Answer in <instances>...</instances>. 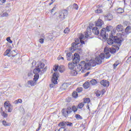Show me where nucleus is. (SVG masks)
<instances>
[{
  "label": "nucleus",
  "instance_id": "obj_46",
  "mask_svg": "<svg viewBox=\"0 0 131 131\" xmlns=\"http://www.w3.org/2000/svg\"><path fill=\"white\" fill-rule=\"evenodd\" d=\"M6 39L9 43H13V41L11 40V38L10 37H7Z\"/></svg>",
  "mask_w": 131,
  "mask_h": 131
},
{
  "label": "nucleus",
  "instance_id": "obj_39",
  "mask_svg": "<svg viewBox=\"0 0 131 131\" xmlns=\"http://www.w3.org/2000/svg\"><path fill=\"white\" fill-rule=\"evenodd\" d=\"M70 32V29H69V28H66L63 31L64 33H66V34H68Z\"/></svg>",
  "mask_w": 131,
  "mask_h": 131
},
{
  "label": "nucleus",
  "instance_id": "obj_45",
  "mask_svg": "<svg viewBox=\"0 0 131 131\" xmlns=\"http://www.w3.org/2000/svg\"><path fill=\"white\" fill-rule=\"evenodd\" d=\"M8 16H9V13L7 12H4L2 15V17H8Z\"/></svg>",
  "mask_w": 131,
  "mask_h": 131
},
{
  "label": "nucleus",
  "instance_id": "obj_60",
  "mask_svg": "<svg viewBox=\"0 0 131 131\" xmlns=\"http://www.w3.org/2000/svg\"><path fill=\"white\" fill-rule=\"evenodd\" d=\"M86 107L87 108L90 109V105L88 104Z\"/></svg>",
  "mask_w": 131,
  "mask_h": 131
},
{
  "label": "nucleus",
  "instance_id": "obj_7",
  "mask_svg": "<svg viewBox=\"0 0 131 131\" xmlns=\"http://www.w3.org/2000/svg\"><path fill=\"white\" fill-rule=\"evenodd\" d=\"M65 16H67V10H62L59 12L58 17L60 20H64L65 19Z\"/></svg>",
  "mask_w": 131,
  "mask_h": 131
},
{
  "label": "nucleus",
  "instance_id": "obj_9",
  "mask_svg": "<svg viewBox=\"0 0 131 131\" xmlns=\"http://www.w3.org/2000/svg\"><path fill=\"white\" fill-rule=\"evenodd\" d=\"M71 126L72 125V123H70L69 122H60L58 124V126H62V127H65V126Z\"/></svg>",
  "mask_w": 131,
  "mask_h": 131
},
{
  "label": "nucleus",
  "instance_id": "obj_31",
  "mask_svg": "<svg viewBox=\"0 0 131 131\" xmlns=\"http://www.w3.org/2000/svg\"><path fill=\"white\" fill-rule=\"evenodd\" d=\"M97 82L96 79H92L90 81V84H92V85H95V84H97Z\"/></svg>",
  "mask_w": 131,
  "mask_h": 131
},
{
  "label": "nucleus",
  "instance_id": "obj_13",
  "mask_svg": "<svg viewBox=\"0 0 131 131\" xmlns=\"http://www.w3.org/2000/svg\"><path fill=\"white\" fill-rule=\"evenodd\" d=\"M68 68L71 70L75 69V68H76V67H75V63L74 62H70L68 63Z\"/></svg>",
  "mask_w": 131,
  "mask_h": 131
},
{
  "label": "nucleus",
  "instance_id": "obj_42",
  "mask_svg": "<svg viewBox=\"0 0 131 131\" xmlns=\"http://www.w3.org/2000/svg\"><path fill=\"white\" fill-rule=\"evenodd\" d=\"M72 111H73L74 112H77V107L75 106H73L72 107Z\"/></svg>",
  "mask_w": 131,
  "mask_h": 131
},
{
  "label": "nucleus",
  "instance_id": "obj_24",
  "mask_svg": "<svg viewBox=\"0 0 131 131\" xmlns=\"http://www.w3.org/2000/svg\"><path fill=\"white\" fill-rule=\"evenodd\" d=\"M116 49H119V48L118 47H112V48H110V51L111 53V54H114L115 53H116Z\"/></svg>",
  "mask_w": 131,
  "mask_h": 131
},
{
  "label": "nucleus",
  "instance_id": "obj_20",
  "mask_svg": "<svg viewBox=\"0 0 131 131\" xmlns=\"http://www.w3.org/2000/svg\"><path fill=\"white\" fill-rule=\"evenodd\" d=\"M84 38H85V36H84L83 35L81 34L79 36V39H78V41H80L81 45H84V41L82 40Z\"/></svg>",
  "mask_w": 131,
  "mask_h": 131
},
{
  "label": "nucleus",
  "instance_id": "obj_64",
  "mask_svg": "<svg viewBox=\"0 0 131 131\" xmlns=\"http://www.w3.org/2000/svg\"><path fill=\"white\" fill-rule=\"evenodd\" d=\"M55 131H59V129H56Z\"/></svg>",
  "mask_w": 131,
  "mask_h": 131
},
{
  "label": "nucleus",
  "instance_id": "obj_2",
  "mask_svg": "<svg viewBox=\"0 0 131 131\" xmlns=\"http://www.w3.org/2000/svg\"><path fill=\"white\" fill-rule=\"evenodd\" d=\"M58 69L59 72H64L65 71V67L63 66H60L59 67L58 65H55L53 67V70L55 72L53 74V77L52 78V82L54 84H57L58 83V78L59 77V74L57 72Z\"/></svg>",
  "mask_w": 131,
  "mask_h": 131
},
{
  "label": "nucleus",
  "instance_id": "obj_8",
  "mask_svg": "<svg viewBox=\"0 0 131 131\" xmlns=\"http://www.w3.org/2000/svg\"><path fill=\"white\" fill-rule=\"evenodd\" d=\"M100 36L103 39H106V38H108L109 35L107 33L106 30L103 28L100 32Z\"/></svg>",
  "mask_w": 131,
  "mask_h": 131
},
{
  "label": "nucleus",
  "instance_id": "obj_19",
  "mask_svg": "<svg viewBox=\"0 0 131 131\" xmlns=\"http://www.w3.org/2000/svg\"><path fill=\"white\" fill-rule=\"evenodd\" d=\"M91 35H92V31H91L90 29H88L87 31L85 32V38H88Z\"/></svg>",
  "mask_w": 131,
  "mask_h": 131
},
{
  "label": "nucleus",
  "instance_id": "obj_38",
  "mask_svg": "<svg viewBox=\"0 0 131 131\" xmlns=\"http://www.w3.org/2000/svg\"><path fill=\"white\" fill-rule=\"evenodd\" d=\"M91 100L89 98H86L84 99L83 102V103H87L89 104V103L90 102Z\"/></svg>",
  "mask_w": 131,
  "mask_h": 131
},
{
  "label": "nucleus",
  "instance_id": "obj_47",
  "mask_svg": "<svg viewBox=\"0 0 131 131\" xmlns=\"http://www.w3.org/2000/svg\"><path fill=\"white\" fill-rule=\"evenodd\" d=\"M75 117L77 118L78 119H82V117H81L79 114L76 115Z\"/></svg>",
  "mask_w": 131,
  "mask_h": 131
},
{
  "label": "nucleus",
  "instance_id": "obj_55",
  "mask_svg": "<svg viewBox=\"0 0 131 131\" xmlns=\"http://www.w3.org/2000/svg\"><path fill=\"white\" fill-rule=\"evenodd\" d=\"M55 10H56L55 7H53V8L51 10V13H53V12H54L55 11Z\"/></svg>",
  "mask_w": 131,
  "mask_h": 131
},
{
  "label": "nucleus",
  "instance_id": "obj_23",
  "mask_svg": "<svg viewBox=\"0 0 131 131\" xmlns=\"http://www.w3.org/2000/svg\"><path fill=\"white\" fill-rule=\"evenodd\" d=\"M67 58L68 61H71L72 58H73V55L71 53H67Z\"/></svg>",
  "mask_w": 131,
  "mask_h": 131
},
{
  "label": "nucleus",
  "instance_id": "obj_14",
  "mask_svg": "<svg viewBox=\"0 0 131 131\" xmlns=\"http://www.w3.org/2000/svg\"><path fill=\"white\" fill-rule=\"evenodd\" d=\"M112 38L114 40V42H116V43H121V38H120L116 36H114Z\"/></svg>",
  "mask_w": 131,
  "mask_h": 131
},
{
  "label": "nucleus",
  "instance_id": "obj_33",
  "mask_svg": "<svg viewBox=\"0 0 131 131\" xmlns=\"http://www.w3.org/2000/svg\"><path fill=\"white\" fill-rule=\"evenodd\" d=\"M84 106V103L83 102H82L78 105L77 108H79V109H82V108H83Z\"/></svg>",
  "mask_w": 131,
  "mask_h": 131
},
{
  "label": "nucleus",
  "instance_id": "obj_5",
  "mask_svg": "<svg viewBox=\"0 0 131 131\" xmlns=\"http://www.w3.org/2000/svg\"><path fill=\"white\" fill-rule=\"evenodd\" d=\"M78 45H79V41H78V39H77L76 40H75V43L74 42L72 43V47L70 49V52H72V53L74 51L79 49V48H78Z\"/></svg>",
  "mask_w": 131,
  "mask_h": 131
},
{
  "label": "nucleus",
  "instance_id": "obj_50",
  "mask_svg": "<svg viewBox=\"0 0 131 131\" xmlns=\"http://www.w3.org/2000/svg\"><path fill=\"white\" fill-rule=\"evenodd\" d=\"M73 7L74 9H75V10H78V6L77 5V4H74Z\"/></svg>",
  "mask_w": 131,
  "mask_h": 131
},
{
  "label": "nucleus",
  "instance_id": "obj_54",
  "mask_svg": "<svg viewBox=\"0 0 131 131\" xmlns=\"http://www.w3.org/2000/svg\"><path fill=\"white\" fill-rule=\"evenodd\" d=\"M64 129H65V128H64V127H60V128L58 129V130H59V131H64Z\"/></svg>",
  "mask_w": 131,
  "mask_h": 131
},
{
  "label": "nucleus",
  "instance_id": "obj_58",
  "mask_svg": "<svg viewBox=\"0 0 131 131\" xmlns=\"http://www.w3.org/2000/svg\"><path fill=\"white\" fill-rule=\"evenodd\" d=\"M89 74H90V72H88V73H86L85 74V76H88Z\"/></svg>",
  "mask_w": 131,
  "mask_h": 131
},
{
  "label": "nucleus",
  "instance_id": "obj_17",
  "mask_svg": "<svg viewBox=\"0 0 131 131\" xmlns=\"http://www.w3.org/2000/svg\"><path fill=\"white\" fill-rule=\"evenodd\" d=\"M116 30L118 32H121L123 30V26L122 25H118L116 26Z\"/></svg>",
  "mask_w": 131,
  "mask_h": 131
},
{
  "label": "nucleus",
  "instance_id": "obj_43",
  "mask_svg": "<svg viewBox=\"0 0 131 131\" xmlns=\"http://www.w3.org/2000/svg\"><path fill=\"white\" fill-rule=\"evenodd\" d=\"M61 89L62 90H66V89H67V84L66 83L63 84L61 86Z\"/></svg>",
  "mask_w": 131,
  "mask_h": 131
},
{
  "label": "nucleus",
  "instance_id": "obj_26",
  "mask_svg": "<svg viewBox=\"0 0 131 131\" xmlns=\"http://www.w3.org/2000/svg\"><path fill=\"white\" fill-rule=\"evenodd\" d=\"M125 32L126 34H128L129 33H131V27L127 26L125 30Z\"/></svg>",
  "mask_w": 131,
  "mask_h": 131
},
{
  "label": "nucleus",
  "instance_id": "obj_21",
  "mask_svg": "<svg viewBox=\"0 0 131 131\" xmlns=\"http://www.w3.org/2000/svg\"><path fill=\"white\" fill-rule=\"evenodd\" d=\"M104 93H105V90H102L101 91H97L95 94L97 97H100L101 95H103V94Z\"/></svg>",
  "mask_w": 131,
  "mask_h": 131
},
{
  "label": "nucleus",
  "instance_id": "obj_36",
  "mask_svg": "<svg viewBox=\"0 0 131 131\" xmlns=\"http://www.w3.org/2000/svg\"><path fill=\"white\" fill-rule=\"evenodd\" d=\"M39 77V75H38V74H35L33 79L35 81H36L37 79H38Z\"/></svg>",
  "mask_w": 131,
  "mask_h": 131
},
{
  "label": "nucleus",
  "instance_id": "obj_15",
  "mask_svg": "<svg viewBox=\"0 0 131 131\" xmlns=\"http://www.w3.org/2000/svg\"><path fill=\"white\" fill-rule=\"evenodd\" d=\"M104 19L107 21H111L113 19V15L111 13H108L107 15L104 16Z\"/></svg>",
  "mask_w": 131,
  "mask_h": 131
},
{
  "label": "nucleus",
  "instance_id": "obj_10",
  "mask_svg": "<svg viewBox=\"0 0 131 131\" xmlns=\"http://www.w3.org/2000/svg\"><path fill=\"white\" fill-rule=\"evenodd\" d=\"M74 57L73 58V61L74 63H75L76 64L78 63L79 62L80 58H79V55L77 53H75L74 54Z\"/></svg>",
  "mask_w": 131,
  "mask_h": 131
},
{
  "label": "nucleus",
  "instance_id": "obj_48",
  "mask_svg": "<svg viewBox=\"0 0 131 131\" xmlns=\"http://www.w3.org/2000/svg\"><path fill=\"white\" fill-rule=\"evenodd\" d=\"M45 41V39L44 38H41L39 39V42H40V43H43Z\"/></svg>",
  "mask_w": 131,
  "mask_h": 131
},
{
  "label": "nucleus",
  "instance_id": "obj_51",
  "mask_svg": "<svg viewBox=\"0 0 131 131\" xmlns=\"http://www.w3.org/2000/svg\"><path fill=\"white\" fill-rule=\"evenodd\" d=\"M77 92L78 93H81V92H82V88H77L76 90Z\"/></svg>",
  "mask_w": 131,
  "mask_h": 131
},
{
  "label": "nucleus",
  "instance_id": "obj_22",
  "mask_svg": "<svg viewBox=\"0 0 131 131\" xmlns=\"http://www.w3.org/2000/svg\"><path fill=\"white\" fill-rule=\"evenodd\" d=\"M28 84L29 85H31V86H34V85H36V81L35 80H29L28 81Z\"/></svg>",
  "mask_w": 131,
  "mask_h": 131
},
{
  "label": "nucleus",
  "instance_id": "obj_18",
  "mask_svg": "<svg viewBox=\"0 0 131 131\" xmlns=\"http://www.w3.org/2000/svg\"><path fill=\"white\" fill-rule=\"evenodd\" d=\"M100 83L101 85H103V86H109L110 82L107 80H103L100 82Z\"/></svg>",
  "mask_w": 131,
  "mask_h": 131
},
{
  "label": "nucleus",
  "instance_id": "obj_32",
  "mask_svg": "<svg viewBox=\"0 0 131 131\" xmlns=\"http://www.w3.org/2000/svg\"><path fill=\"white\" fill-rule=\"evenodd\" d=\"M83 88L84 89H89L90 88V83L89 82H86L83 84Z\"/></svg>",
  "mask_w": 131,
  "mask_h": 131
},
{
  "label": "nucleus",
  "instance_id": "obj_6",
  "mask_svg": "<svg viewBox=\"0 0 131 131\" xmlns=\"http://www.w3.org/2000/svg\"><path fill=\"white\" fill-rule=\"evenodd\" d=\"M4 107L8 112H11L13 110V106L11 105L9 101H6L4 103Z\"/></svg>",
  "mask_w": 131,
  "mask_h": 131
},
{
  "label": "nucleus",
  "instance_id": "obj_61",
  "mask_svg": "<svg viewBox=\"0 0 131 131\" xmlns=\"http://www.w3.org/2000/svg\"><path fill=\"white\" fill-rule=\"evenodd\" d=\"M37 129H39H39H40V124L39 125V127L37 128Z\"/></svg>",
  "mask_w": 131,
  "mask_h": 131
},
{
  "label": "nucleus",
  "instance_id": "obj_27",
  "mask_svg": "<svg viewBox=\"0 0 131 131\" xmlns=\"http://www.w3.org/2000/svg\"><path fill=\"white\" fill-rule=\"evenodd\" d=\"M4 56L11 57V49H7L4 53Z\"/></svg>",
  "mask_w": 131,
  "mask_h": 131
},
{
  "label": "nucleus",
  "instance_id": "obj_53",
  "mask_svg": "<svg viewBox=\"0 0 131 131\" xmlns=\"http://www.w3.org/2000/svg\"><path fill=\"white\" fill-rule=\"evenodd\" d=\"M33 75H32V72H30L28 74V76L29 77H32Z\"/></svg>",
  "mask_w": 131,
  "mask_h": 131
},
{
  "label": "nucleus",
  "instance_id": "obj_35",
  "mask_svg": "<svg viewBox=\"0 0 131 131\" xmlns=\"http://www.w3.org/2000/svg\"><path fill=\"white\" fill-rule=\"evenodd\" d=\"M72 96L73 97V98H77V97H78L77 92L74 91L72 93Z\"/></svg>",
  "mask_w": 131,
  "mask_h": 131
},
{
  "label": "nucleus",
  "instance_id": "obj_28",
  "mask_svg": "<svg viewBox=\"0 0 131 131\" xmlns=\"http://www.w3.org/2000/svg\"><path fill=\"white\" fill-rule=\"evenodd\" d=\"M98 9L95 10V13L96 14H101V13H103V10L100 8V6L97 7Z\"/></svg>",
  "mask_w": 131,
  "mask_h": 131
},
{
  "label": "nucleus",
  "instance_id": "obj_49",
  "mask_svg": "<svg viewBox=\"0 0 131 131\" xmlns=\"http://www.w3.org/2000/svg\"><path fill=\"white\" fill-rule=\"evenodd\" d=\"M3 125H5V126H9V123L7 122V121H3Z\"/></svg>",
  "mask_w": 131,
  "mask_h": 131
},
{
  "label": "nucleus",
  "instance_id": "obj_40",
  "mask_svg": "<svg viewBox=\"0 0 131 131\" xmlns=\"http://www.w3.org/2000/svg\"><path fill=\"white\" fill-rule=\"evenodd\" d=\"M1 114L2 116H3V117H8V114L5 113L3 111H1Z\"/></svg>",
  "mask_w": 131,
  "mask_h": 131
},
{
  "label": "nucleus",
  "instance_id": "obj_63",
  "mask_svg": "<svg viewBox=\"0 0 131 131\" xmlns=\"http://www.w3.org/2000/svg\"><path fill=\"white\" fill-rule=\"evenodd\" d=\"M51 2H52V3H54V2H55V0H51Z\"/></svg>",
  "mask_w": 131,
  "mask_h": 131
},
{
  "label": "nucleus",
  "instance_id": "obj_29",
  "mask_svg": "<svg viewBox=\"0 0 131 131\" xmlns=\"http://www.w3.org/2000/svg\"><path fill=\"white\" fill-rule=\"evenodd\" d=\"M112 29H113V27L112 26H108L105 28V31H106L107 32H110Z\"/></svg>",
  "mask_w": 131,
  "mask_h": 131
},
{
  "label": "nucleus",
  "instance_id": "obj_12",
  "mask_svg": "<svg viewBox=\"0 0 131 131\" xmlns=\"http://www.w3.org/2000/svg\"><path fill=\"white\" fill-rule=\"evenodd\" d=\"M61 113L64 117H68L69 115H70L71 114L66 110V108H64L61 111Z\"/></svg>",
  "mask_w": 131,
  "mask_h": 131
},
{
  "label": "nucleus",
  "instance_id": "obj_25",
  "mask_svg": "<svg viewBox=\"0 0 131 131\" xmlns=\"http://www.w3.org/2000/svg\"><path fill=\"white\" fill-rule=\"evenodd\" d=\"M41 71V70H40L38 68V67H37L35 69H34L33 73H34V74H38V73H39V72H40Z\"/></svg>",
  "mask_w": 131,
  "mask_h": 131
},
{
  "label": "nucleus",
  "instance_id": "obj_56",
  "mask_svg": "<svg viewBox=\"0 0 131 131\" xmlns=\"http://www.w3.org/2000/svg\"><path fill=\"white\" fill-rule=\"evenodd\" d=\"M0 1L2 2V4L6 3V0H0Z\"/></svg>",
  "mask_w": 131,
  "mask_h": 131
},
{
  "label": "nucleus",
  "instance_id": "obj_52",
  "mask_svg": "<svg viewBox=\"0 0 131 131\" xmlns=\"http://www.w3.org/2000/svg\"><path fill=\"white\" fill-rule=\"evenodd\" d=\"M62 60L63 61L64 60V57L61 56H59L57 58V60Z\"/></svg>",
  "mask_w": 131,
  "mask_h": 131
},
{
  "label": "nucleus",
  "instance_id": "obj_11",
  "mask_svg": "<svg viewBox=\"0 0 131 131\" xmlns=\"http://www.w3.org/2000/svg\"><path fill=\"white\" fill-rule=\"evenodd\" d=\"M104 25V21L101 19H98V20L95 22V25L99 28H102V26Z\"/></svg>",
  "mask_w": 131,
  "mask_h": 131
},
{
  "label": "nucleus",
  "instance_id": "obj_62",
  "mask_svg": "<svg viewBox=\"0 0 131 131\" xmlns=\"http://www.w3.org/2000/svg\"><path fill=\"white\" fill-rule=\"evenodd\" d=\"M53 2L50 3H49V6H51V5H53Z\"/></svg>",
  "mask_w": 131,
  "mask_h": 131
},
{
  "label": "nucleus",
  "instance_id": "obj_37",
  "mask_svg": "<svg viewBox=\"0 0 131 131\" xmlns=\"http://www.w3.org/2000/svg\"><path fill=\"white\" fill-rule=\"evenodd\" d=\"M118 65H119V61H117L113 64L114 69H116V67H117V66H118Z\"/></svg>",
  "mask_w": 131,
  "mask_h": 131
},
{
  "label": "nucleus",
  "instance_id": "obj_34",
  "mask_svg": "<svg viewBox=\"0 0 131 131\" xmlns=\"http://www.w3.org/2000/svg\"><path fill=\"white\" fill-rule=\"evenodd\" d=\"M116 12L118 14H122V13H123L124 10L122 8H119L117 10Z\"/></svg>",
  "mask_w": 131,
  "mask_h": 131
},
{
  "label": "nucleus",
  "instance_id": "obj_44",
  "mask_svg": "<svg viewBox=\"0 0 131 131\" xmlns=\"http://www.w3.org/2000/svg\"><path fill=\"white\" fill-rule=\"evenodd\" d=\"M67 111H68L69 113L71 114L72 113V108H71V106H68L67 108L66 109Z\"/></svg>",
  "mask_w": 131,
  "mask_h": 131
},
{
  "label": "nucleus",
  "instance_id": "obj_57",
  "mask_svg": "<svg viewBox=\"0 0 131 131\" xmlns=\"http://www.w3.org/2000/svg\"><path fill=\"white\" fill-rule=\"evenodd\" d=\"M50 88H54V84H51L50 85Z\"/></svg>",
  "mask_w": 131,
  "mask_h": 131
},
{
  "label": "nucleus",
  "instance_id": "obj_30",
  "mask_svg": "<svg viewBox=\"0 0 131 131\" xmlns=\"http://www.w3.org/2000/svg\"><path fill=\"white\" fill-rule=\"evenodd\" d=\"M37 67H38V68L40 69V70H41V69H42V68H44L45 67V63L40 62L38 64Z\"/></svg>",
  "mask_w": 131,
  "mask_h": 131
},
{
  "label": "nucleus",
  "instance_id": "obj_16",
  "mask_svg": "<svg viewBox=\"0 0 131 131\" xmlns=\"http://www.w3.org/2000/svg\"><path fill=\"white\" fill-rule=\"evenodd\" d=\"M92 32L95 34V35H98L100 34V31H99V29L97 27H95L92 29Z\"/></svg>",
  "mask_w": 131,
  "mask_h": 131
},
{
  "label": "nucleus",
  "instance_id": "obj_4",
  "mask_svg": "<svg viewBox=\"0 0 131 131\" xmlns=\"http://www.w3.org/2000/svg\"><path fill=\"white\" fill-rule=\"evenodd\" d=\"M115 33H116V30L113 29V30L111 31V34H110V38L107 40L108 45H110V46L113 45L114 40L112 37H114V35H115Z\"/></svg>",
  "mask_w": 131,
  "mask_h": 131
},
{
  "label": "nucleus",
  "instance_id": "obj_41",
  "mask_svg": "<svg viewBox=\"0 0 131 131\" xmlns=\"http://www.w3.org/2000/svg\"><path fill=\"white\" fill-rule=\"evenodd\" d=\"M14 103L15 104H21L22 103V99H19L18 100H15Z\"/></svg>",
  "mask_w": 131,
  "mask_h": 131
},
{
  "label": "nucleus",
  "instance_id": "obj_3",
  "mask_svg": "<svg viewBox=\"0 0 131 131\" xmlns=\"http://www.w3.org/2000/svg\"><path fill=\"white\" fill-rule=\"evenodd\" d=\"M78 66H80V62L79 64L76 66V68H75V69L73 70H71L70 73L72 76H76V75H77L78 72H81V73H84V72H82V70H83V67L80 68Z\"/></svg>",
  "mask_w": 131,
  "mask_h": 131
},
{
  "label": "nucleus",
  "instance_id": "obj_1",
  "mask_svg": "<svg viewBox=\"0 0 131 131\" xmlns=\"http://www.w3.org/2000/svg\"><path fill=\"white\" fill-rule=\"evenodd\" d=\"M106 51H107V48L104 49L105 54H104V53H101L99 57H97L95 60H90L88 63H85V61H81L80 62V66H78L79 68H83L82 72H86L87 70L91 69V67H94L96 66L97 64H101L102 63V60H103L105 58L106 59H109L111 55H110L109 52H106Z\"/></svg>",
  "mask_w": 131,
  "mask_h": 131
},
{
  "label": "nucleus",
  "instance_id": "obj_59",
  "mask_svg": "<svg viewBox=\"0 0 131 131\" xmlns=\"http://www.w3.org/2000/svg\"><path fill=\"white\" fill-rule=\"evenodd\" d=\"M128 60L129 61H131V56H130L129 57H128Z\"/></svg>",
  "mask_w": 131,
  "mask_h": 131
}]
</instances>
